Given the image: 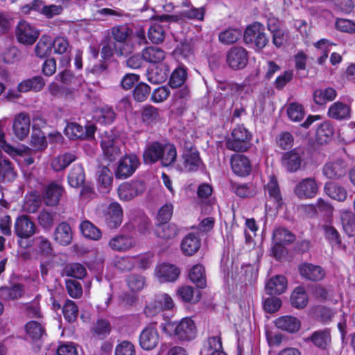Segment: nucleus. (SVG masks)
<instances>
[{
    "mask_svg": "<svg viewBox=\"0 0 355 355\" xmlns=\"http://www.w3.org/2000/svg\"><path fill=\"white\" fill-rule=\"evenodd\" d=\"M101 146L104 155L110 160H115L121 153L122 141L112 131L101 135Z\"/></svg>",
    "mask_w": 355,
    "mask_h": 355,
    "instance_id": "nucleus-1",
    "label": "nucleus"
},
{
    "mask_svg": "<svg viewBox=\"0 0 355 355\" xmlns=\"http://www.w3.org/2000/svg\"><path fill=\"white\" fill-rule=\"evenodd\" d=\"M175 302L168 294L165 293L155 295L154 298L146 306L144 312L148 316H154L164 311H171Z\"/></svg>",
    "mask_w": 355,
    "mask_h": 355,
    "instance_id": "nucleus-2",
    "label": "nucleus"
},
{
    "mask_svg": "<svg viewBox=\"0 0 355 355\" xmlns=\"http://www.w3.org/2000/svg\"><path fill=\"white\" fill-rule=\"evenodd\" d=\"M244 40L247 44H254L259 50L263 49L268 43L263 25L256 22L248 26L244 33Z\"/></svg>",
    "mask_w": 355,
    "mask_h": 355,
    "instance_id": "nucleus-3",
    "label": "nucleus"
},
{
    "mask_svg": "<svg viewBox=\"0 0 355 355\" xmlns=\"http://www.w3.org/2000/svg\"><path fill=\"white\" fill-rule=\"evenodd\" d=\"M250 134L243 126L234 128L232 137L226 142V147L234 151H245L250 146Z\"/></svg>",
    "mask_w": 355,
    "mask_h": 355,
    "instance_id": "nucleus-4",
    "label": "nucleus"
},
{
    "mask_svg": "<svg viewBox=\"0 0 355 355\" xmlns=\"http://www.w3.org/2000/svg\"><path fill=\"white\" fill-rule=\"evenodd\" d=\"M139 158L133 154L126 155L119 162L115 176L117 179H125L130 177L139 166Z\"/></svg>",
    "mask_w": 355,
    "mask_h": 355,
    "instance_id": "nucleus-5",
    "label": "nucleus"
},
{
    "mask_svg": "<svg viewBox=\"0 0 355 355\" xmlns=\"http://www.w3.org/2000/svg\"><path fill=\"white\" fill-rule=\"evenodd\" d=\"M179 169L184 172L198 171L202 165L199 153L196 148L185 150L182 155Z\"/></svg>",
    "mask_w": 355,
    "mask_h": 355,
    "instance_id": "nucleus-6",
    "label": "nucleus"
},
{
    "mask_svg": "<svg viewBox=\"0 0 355 355\" xmlns=\"http://www.w3.org/2000/svg\"><path fill=\"white\" fill-rule=\"evenodd\" d=\"M145 189L146 187L142 181L124 182L118 187V196L121 200L129 201L141 194Z\"/></svg>",
    "mask_w": 355,
    "mask_h": 355,
    "instance_id": "nucleus-7",
    "label": "nucleus"
},
{
    "mask_svg": "<svg viewBox=\"0 0 355 355\" xmlns=\"http://www.w3.org/2000/svg\"><path fill=\"white\" fill-rule=\"evenodd\" d=\"M159 342V335L154 324L146 326L139 336V345L144 350L155 349Z\"/></svg>",
    "mask_w": 355,
    "mask_h": 355,
    "instance_id": "nucleus-8",
    "label": "nucleus"
},
{
    "mask_svg": "<svg viewBox=\"0 0 355 355\" xmlns=\"http://www.w3.org/2000/svg\"><path fill=\"white\" fill-rule=\"evenodd\" d=\"M248 62V51L243 47H232L227 54V63L233 69H241Z\"/></svg>",
    "mask_w": 355,
    "mask_h": 355,
    "instance_id": "nucleus-9",
    "label": "nucleus"
},
{
    "mask_svg": "<svg viewBox=\"0 0 355 355\" xmlns=\"http://www.w3.org/2000/svg\"><path fill=\"white\" fill-rule=\"evenodd\" d=\"M31 121L29 114L26 112H20L13 119L12 130L15 137L23 141L29 134Z\"/></svg>",
    "mask_w": 355,
    "mask_h": 355,
    "instance_id": "nucleus-10",
    "label": "nucleus"
},
{
    "mask_svg": "<svg viewBox=\"0 0 355 355\" xmlns=\"http://www.w3.org/2000/svg\"><path fill=\"white\" fill-rule=\"evenodd\" d=\"M16 36L20 43L33 44L37 39L39 33L29 23L21 21L17 26Z\"/></svg>",
    "mask_w": 355,
    "mask_h": 355,
    "instance_id": "nucleus-11",
    "label": "nucleus"
},
{
    "mask_svg": "<svg viewBox=\"0 0 355 355\" xmlns=\"http://www.w3.org/2000/svg\"><path fill=\"white\" fill-rule=\"evenodd\" d=\"M318 191V185L314 178H307L297 183L294 189L295 194L300 199L313 198Z\"/></svg>",
    "mask_w": 355,
    "mask_h": 355,
    "instance_id": "nucleus-12",
    "label": "nucleus"
},
{
    "mask_svg": "<svg viewBox=\"0 0 355 355\" xmlns=\"http://www.w3.org/2000/svg\"><path fill=\"white\" fill-rule=\"evenodd\" d=\"M197 334L194 321L191 318H184L178 322L177 338L181 340L193 339Z\"/></svg>",
    "mask_w": 355,
    "mask_h": 355,
    "instance_id": "nucleus-13",
    "label": "nucleus"
},
{
    "mask_svg": "<svg viewBox=\"0 0 355 355\" xmlns=\"http://www.w3.org/2000/svg\"><path fill=\"white\" fill-rule=\"evenodd\" d=\"M36 232L35 223L26 216L18 217L15 223V232L17 236L28 239Z\"/></svg>",
    "mask_w": 355,
    "mask_h": 355,
    "instance_id": "nucleus-14",
    "label": "nucleus"
},
{
    "mask_svg": "<svg viewBox=\"0 0 355 355\" xmlns=\"http://www.w3.org/2000/svg\"><path fill=\"white\" fill-rule=\"evenodd\" d=\"M155 274L161 282H174L180 275V270L173 264L162 263L155 268Z\"/></svg>",
    "mask_w": 355,
    "mask_h": 355,
    "instance_id": "nucleus-15",
    "label": "nucleus"
},
{
    "mask_svg": "<svg viewBox=\"0 0 355 355\" xmlns=\"http://www.w3.org/2000/svg\"><path fill=\"white\" fill-rule=\"evenodd\" d=\"M233 172L241 177L248 175L251 172V164L247 157L241 154H235L230 159Z\"/></svg>",
    "mask_w": 355,
    "mask_h": 355,
    "instance_id": "nucleus-16",
    "label": "nucleus"
},
{
    "mask_svg": "<svg viewBox=\"0 0 355 355\" xmlns=\"http://www.w3.org/2000/svg\"><path fill=\"white\" fill-rule=\"evenodd\" d=\"M299 272L303 278L313 282L320 281L325 276V271L321 266L308 263L299 266Z\"/></svg>",
    "mask_w": 355,
    "mask_h": 355,
    "instance_id": "nucleus-17",
    "label": "nucleus"
},
{
    "mask_svg": "<svg viewBox=\"0 0 355 355\" xmlns=\"http://www.w3.org/2000/svg\"><path fill=\"white\" fill-rule=\"evenodd\" d=\"M105 218L110 228L119 227L123 220V210L121 205L116 202L110 203L106 209Z\"/></svg>",
    "mask_w": 355,
    "mask_h": 355,
    "instance_id": "nucleus-18",
    "label": "nucleus"
},
{
    "mask_svg": "<svg viewBox=\"0 0 355 355\" xmlns=\"http://www.w3.org/2000/svg\"><path fill=\"white\" fill-rule=\"evenodd\" d=\"M55 242L61 245H69L73 239V232L71 226L66 222H62L55 227L53 233Z\"/></svg>",
    "mask_w": 355,
    "mask_h": 355,
    "instance_id": "nucleus-19",
    "label": "nucleus"
},
{
    "mask_svg": "<svg viewBox=\"0 0 355 355\" xmlns=\"http://www.w3.org/2000/svg\"><path fill=\"white\" fill-rule=\"evenodd\" d=\"M17 177L14 164L5 157L0 150V182L13 181Z\"/></svg>",
    "mask_w": 355,
    "mask_h": 355,
    "instance_id": "nucleus-20",
    "label": "nucleus"
},
{
    "mask_svg": "<svg viewBox=\"0 0 355 355\" xmlns=\"http://www.w3.org/2000/svg\"><path fill=\"white\" fill-rule=\"evenodd\" d=\"M153 254L151 253H146L133 257H123L122 263H128L125 266L128 270L132 269L135 266L141 269H146L149 268L153 263Z\"/></svg>",
    "mask_w": 355,
    "mask_h": 355,
    "instance_id": "nucleus-21",
    "label": "nucleus"
},
{
    "mask_svg": "<svg viewBox=\"0 0 355 355\" xmlns=\"http://www.w3.org/2000/svg\"><path fill=\"white\" fill-rule=\"evenodd\" d=\"M283 166L289 172L297 171L302 164V156L296 150L285 153L282 158Z\"/></svg>",
    "mask_w": 355,
    "mask_h": 355,
    "instance_id": "nucleus-22",
    "label": "nucleus"
},
{
    "mask_svg": "<svg viewBox=\"0 0 355 355\" xmlns=\"http://www.w3.org/2000/svg\"><path fill=\"white\" fill-rule=\"evenodd\" d=\"M351 107L349 105L336 101L328 109V116L336 120H345L350 117Z\"/></svg>",
    "mask_w": 355,
    "mask_h": 355,
    "instance_id": "nucleus-23",
    "label": "nucleus"
},
{
    "mask_svg": "<svg viewBox=\"0 0 355 355\" xmlns=\"http://www.w3.org/2000/svg\"><path fill=\"white\" fill-rule=\"evenodd\" d=\"M135 245V239L128 235H118L109 242V245L112 250L119 252L128 250Z\"/></svg>",
    "mask_w": 355,
    "mask_h": 355,
    "instance_id": "nucleus-24",
    "label": "nucleus"
},
{
    "mask_svg": "<svg viewBox=\"0 0 355 355\" xmlns=\"http://www.w3.org/2000/svg\"><path fill=\"white\" fill-rule=\"evenodd\" d=\"M0 150L5 152L9 156L15 157L16 156H22L26 153L28 148L24 146L16 148L8 143L6 139V134L4 132L3 128L0 125Z\"/></svg>",
    "mask_w": 355,
    "mask_h": 355,
    "instance_id": "nucleus-25",
    "label": "nucleus"
},
{
    "mask_svg": "<svg viewBox=\"0 0 355 355\" xmlns=\"http://www.w3.org/2000/svg\"><path fill=\"white\" fill-rule=\"evenodd\" d=\"M347 171V166L342 160L327 163L323 169L324 175L329 178H339L343 176Z\"/></svg>",
    "mask_w": 355,
    "mask_h": 355,
    "instance_id": "nucleus-26",
    "label": "nucleus"
},
{
    "mask_svg": "<svg viewBox=\"0 0 355 355\" xmlns=\"http://www.w3.org/2000/svg\"><path fill=\"white\" fill-rule=\"evenodd\" d=\"M63 193V188L58 184L51 183L46 188L44 200L46 205L55 206L58 204Z\"/></svg>",
    "mask_w": 355,
    "mask_h": 355,
    "instance_id": "nucleus-27",
    "label": "nucleus"
},
{
    "mask_svg": "<svg viewBox=\"0 0 355 355\" xmlns=\"http://www.w3.org/2000/svg\"><path fill=\"white\" fill-rule=\"evenodd\" d=\"M287 288V281L282 275H276L270 278L266 285V291L269 295H279Z\"/></svg>",
    "mask_w": 355,
    "mask_h": 355,
    "instance_id": "nucleus-28",
    "label": "nucleus"
},
{
    "mask_svg": "<svg viewBox=\"0 0 355 355\" xmlns=\"http://www.w3.org/2000/svg\"><path fill=\"white\" fill-rule=\"evenodd\" d=\"M275 324L278 329L290 333L297 331L301 327L300 320L291 315H285L276 319Z\"/></svg>",
    "mask_w": 355,
    "mask_h": 355,
    "instance_id": "nucleus-29",
    "label": "nucleus"
},
{
    "mask_svg": "<svg viewBox=\"0 0 355 355\" xmlns=\"http://www.w3.org/2000/svg\"><path fill=\"white\" fill-rule=\"evenodd\" d=\"M200 247V240L194 234L190 233L187 235L181 243L182 252L188 256L194 254Z\"/></svg>",
    "mask_w": 355,
    "mask_h": 355,
    "instance_id": "nucleus-30",
    "label": "nucleus"
},
{
    "mask_svg": "<svg viewBox=\"0 0 355 355\" xmlns=\"http://www.w3.org/2000/svg\"><path fill=\"white\" fill-rule=\"evenodd\" d=\"M189 277L190 280L200 288L207 286V279L205 267L201 264H196L189 270Z\"/></svg>",
    "mask_w": 355,
    "mask_h": 355,
    "instance_id": "nucleus-31",
    "label": "nucleus"
},
{
    "mask_svg": "<svg viewBox=\"0 0 355 355\" xmlns=\"http://www.w3.org/2000/svg\"><path fill=\"white\" fill-rule=\"evenodd\" d=\"M309 340L317 347L326 349L331 341L330 331L325 329L314 331Z\"/></svg>",
    "mask_w": 355,
    "mask_h": 355,
    "instance_id": "nucleus-32",
    "label": "nucleus"
},
{
    "mask_svg": "<svg viewBox=\"0 0 355 355\" xmlns=\"http://www.w3.org/2000/svg\"><path fill=\"white\" fill-rule=\"evenodd\" d=\"M164 144L159 142H153L145 150L144 159L146 164L155 163L160 160Z\"/></svg>",
    "mask_w": 355,
    "mask_h": 355,
    "instance_id": "nucleus-33",
    "label": "nucleus"
},
{
    "mask_svg": "<svg viewBox=\"0 0 355 355\" xmlns=\"http://www.w3.org/2000/svg\"><path fill=\"white\" fill-rule=\"evenodd\" d=\"M336 96L337 92L333 87L318 89L313 93V100L316 104L322 105L334 101Z\"/></svg>",
    "mask_w": 355,
    "mask_h": 355,
    "instance_id": "nucleus-34",
    "label": "nucleus"
},
{
    "mask_svg": "<svg viewBox=\"0 0 355 355\" xmlns=\"http://www.w3.org/2000/svg\"><path fill=\"white\" fill-rule=\"evenodd\" d=\"M177 295L182 301L189 303H196L201 297L200 291L195 292L193 288L188 285L179 287L177 291Z\"/></svg>",
    "mask_w": 355,
    "mask_h": 355,
    "instance_id": "nucleus-35",
    "label": "nucleus"
},
{
    "mask_svg": "<svg viewBox=\"0 0 355 355\" xmlns=\"http://www.w3.org/2000/svg\"><path fill=\"white\" fill-rule=\"evenodd\" d=\"M207 355H225L220 336H212L207 339L203 348Z\"/></svg>",
    "mask_w": 355,
    "mask_h": 355,
    "instance_id": "nucleus-36",
    "label": "nucleus"
},
{
    "mask_svg": "<svg viewBox=\"0 0 355 355\" xmlns=\"http://www.w3.org/2000/svg\"><path fill=\"white\" fill-rule=\"evenodd\" d=\"M272 240L275 245L274 248L280 247L284 244L294 241L295 236L287 229L279 227L274 231Z\"/></svg>",
    "mask_w": 355,
    "mask_h": 355,
    "instance_id": "nucleus-37",
    "label": "nucleus"
},
{
    "mask_svg": "<svg viewBox=\"0 0 355 355\" xmlns=\"http://www.w3.org/2000/svg\"><path fill=\"white\" fill-rule=\"evenodd\" d=\"M24 293L21 284H15L11 287H1L0 288V297L4 301L15 300L21 297Z\"/></svg>",
    "mask_w": 355,
    "mask_h": 355,
    "instance_id": "nucleus-38",
    "label": "nucleus"
},
{
    "mask_svg": "<svg viewBox=\"0 0 355 355\" xmlns=\"http://www.w3.org/2000/svg\"><path fill=\"white\" fill-rule=\"evenodd\" d=\"M142 58L148 62L158 63L164 59L165 53L159 47L150 46L143 51Z\"/></svg>",
    "mask_w": 355,
    "mask_h": 355,
    "instance_id": "nucleus-39",
    "label": "nucleus"
},
{
    "mask_svg": "<svg viewBox=\"0 0 355 355\" xmlns=\"http://www.w3.org/2000/svg\"><path fill=\"white\" fill-rule=\"evenodd\" d=\"M177 159V150L173 144H164L160 158L163 166H169L175 163Z\"/></svg>",
    "mask_w": 355,
    "mask_h": 355,
    "instance_id": "nucleus-40",
    "label": "nucleus"
},
{
    "mask_svg": "<svg viewBox=\"0 0 355 355\" xmlns=\"http://www.w3.org/2000/svg\"><path fill=\"white\" fill-rule=\"evenodd\" d=\"M324 191L331 198L338 201H344L347 196L346 190L334 182L327 183Z\"/></svg>",
    "mask_w": 355,
    "mask_h": 355,
    "instance_id": "nucleus-41",
    "label": "nucleus"
},
{
    "mask_svg": "<svg viewBox=\"0 0 355 355\" xmlns=\"http://www.w3.org/2000/svg\"><path fill=\"white\" fill-rule=\"evenodd\" d=\"M85 172L81 165H74L71 168L69 175L68 182L71 187H78L85 182Z\"/></svg>",
    "mask_w": 355,
    "mask_h": 355,
    "instance_id": "nucleus-42",
    "label": "nucleus"
},
{
    "mask_svg": "<svg viewBox=\"0 0 355 355\" xmlns=\"http://www.w3.org/2000/svg\"><path fill=\"white\" fill-rule=\"evenodd\" d=\"M265 193L277 205L280 204L282 195L277 179L274 176L270 177L268 182L265 186Z\"/></svg>",
    "mask_w": 355,
    "mask_h": 355,
    "instance_id": "nucleus-43",
    "label": "nucleus"
},
{
    "mask_svg": "<svg viewBox=\"0 0 355 355\" xmlns=\"http://www.w3.org/2000/svg\"><path fill=\"white\" fill-rule=\"evenodd\" d=\"M56 79L64 84L72 85L71 88L68 89L69 94H72V90H74L78 87H81L84 81L78 78H74L69 71L64 70L59 73Z\"/></svg>",
    "mask_w": 355,
    "mask_h": 355,
    "instance_id": "nucleus-44",
    "label": "nucleus"
},
{
    "mask_svg": "<svg viewBox=\"0 0 355 355\" xmlns=\"http://www.w3.org/2000/svg\"><path fill=\"white\" fill-rule=\"evenodd\" d=\"M179 230L173 223H164L159 225L155 230V234L158 237L164 239H172L178 234Z\"/></svg>",
    "mask_w": 355,
    "mask_h": 355,
    "instance_id": "nucleus-45",
    "label": "nucleus"
},
{
    "mask_svg": "<svg viewBox=\"0 0 355 355\" xmlns=\"http://www.w3.org/2000/svg\"><path fill=\"white\" fill-rule=\"evenodd\" d=\"M114 40L120 43H124L132 34V30L128 24L115 26L111 29Z\"/></svg>",
    "mask_w": 355,
    "mask_h": 355,
    "instance_id": "nucleus-46",
    "label": "nucleus"
},
{
    "mask_svg": "<svg viewBox=\"0 0 355 355\" xmlns=\"http://www.w3.org/2000/svg\"><path fill=\"white\" fill-rule=\"evenodd\" d=\"M291 304L297 309H302L306 306L308 302V296L303 287H297L291 296Z\"/></svg>",
    "mask_w": 355,
    "mask_h": 355,
    "instance_id": "nucleus-47",
    "label": "nucleus"
},
{
    "mask_svg": "<svg viewBox=\"0 0 355 355\" xmlns=\"http://www.w3.org/2000/svg\"><path fill=\"white\" fill-rule=\"evenodd\" d=\"M333 134V126L329 122L325 121L318 128L316 131V139L320 144H326L330 140Z\"/></svg>",
    "mask_w": 355,
    "mask_h": 355,
    "instance_id": "nucleus-48",
    "label": "nucleus"
},
{
    "mask_svg": "<svg viewBox=\"0 0 355 355\" xmlns=\"http://www.w3.org/2000/svg\"><path fill=\"white\" fill-rule=\"evenodd\" d=\"M141 119L147 125H153L159 120V110L152 105L145 106L141 111Z\"/></svg>",
    "mask_w": 355,
    "mask_h": 355,
    "instance_id": "nucleus-49",
    "label": "nucleus"
},
{
    "mask_svg": "<svg viewBox=\"0 0 355 355\" xmlns=\"http://www.w3.org/2000/svg\"><path fill=\"white\" fill-rule=\"evenodd\" d=\"M324 234L331 243L333 248H340L342 246L341 239L338 232L333 226L324 225L322 227Z\"/></svg>",
    "mask_w": 355,
    "mask_h": 355,
    "instance_id": "nucleus-50",
    "label": "nucleus"
},
{
    "mask_svg": "<svg viewBox=\"0 0 355 355\" xmlns=\"http://www.w3.org/2000/svg\"><path fill=\"white\" fill-rule=\"evenodd\" d=\"M83 235L92 240H98L101 237L100 230L88 220H85L80 225Z\"/></svg>",
    "mask_w": 355,
    "mask_h": 355,
    "instance_id": "nucleus-51",
    "label": "nucleus"
},
{
    "mask_svg": "<svg viewBox=\"0 0 355 355\" xmlns=\"http://www.w3.org/2000/svg\"><path fill=\"white\" fill-rule=\"evenodd\" d=\"M55 217L56 212L44 209L39 213L37 221L42 228L50 230L54 224Z\"/></svg>",
    "mask_w": 355,
    "mask_h": 355,
    "instance_id": "nucleus-52",
    "label": "nucleus"
},
{
    "mask_svg": "<svg viewBox=\"0 0 355 355\" xmlns=\"http://www.w3.org/2000/svg\"><path fill=\"white\" fill-rule=\"evenodd\" d=\"M52 41L47 36H42L37 42L35 51L37 57L44 58L51 54Z\"/></svg>",
    "mask_w": 355,
    "mask_h": 355,
    "instance_id": "nucleus-53",
    "label": "nucleus"
},
{
    "mask_svg": "<svg viewBox=\"0 0 355 355\" xmlns=\"http://www.w3.org/2000/svg\"><path fill=\"white\" fill-rule=\"evenodd\" d=\"M76 159V155L72 153H68L60 155L53 160L52 167L55 171H62L67 167Z\"/></svg>",
    "mask_w": 355,
    "mask_h": 355,
    "instance_id": "nucleus-54",
    "label": "nucleus"
},
{
    "mask_svg": "<svg viewBox=\"0 0 355 355\" xmlns=\"http://www.w3.org/2000/svg\"><path fill=\"white\" fill-rule=\"evenodd\" d=\"M343 227L349 236L355 234V216L349 211H344L341 216Z\"/></svg>",
    "mask_w": 355,
    "mask_h": 355,
    "instance_id": "nucleus-55",
    "label": "nucleus"
},
{
    "mask_svg": "<svg viewBox=\"0 0 355 355\" xmlns=\"http://www.w3.org/2000/svg\"><path fill=\"white\" fill-rule=\"evenodd\" d=\"M331 45L332 43L326 39H321L314 43V46L316 48L318 53L320 54L318 59V62L320 64H323L325 62Z\"/></svg>",
    "mask_w": 355,
    "mask_h": 355,
    "instance_id": "nucleus-56",
    "label": "nucleus"
},
{
    "mask_svg": "<svg viewBox=\"0 0 355 355\" xmlns=\"http://www.w3.org/2000/svg\"><path fill=\"white\" fill-rule=\"evenodd\" d=\"M62 313L68 322H73L76 320L78 315V308L73 301L67 300L63 306Z\"/></svg>",
    "mask_w": 355,
    "mask_h": 355,
    "instance_id": "nucleus-57",
    "label": "nucleus"
},
{
    "mask_svg": "<svg viewBox=\"0 0 355 355\" xmlns=\"http://www.w3.org/2000/svg\"><path fill=\"white\" fill-rule=\"evenodd\" d=\"M187 79V70L182 67H179L173 71L170 78L171 87H179L182 86Z\"/></svg>",
    "mask_w": 355,
    "mask_h": 355,
    "instance_id": "nucleus-58",
    "label": "nucleus"
},
{
    "mask_svg": "<svg viewBox=\"0 0 355 355\" xmlns=\"http://www.w3.org/2000/svg\"><path fill=\"white\" fill-rule=\"evenodd\" d=\"M287 114L290 120L298 122L304 117L305 112L302 105L293 103L287 108Z\"/></svg>",
    "mask_w": 355,
    "mask_h": 355,
    "instance_id": "nucleus-59",
    "label": "nucleus"
},
{
    "mask_svg": "<svg viewBox=\"0 0 355 355\" xmlns=\"http://www.w3.org/2000/svg\"><path fill=\"white\" fill-rule=\"evenodd\" d=\"M26 331L32 339L37 340L44 334V329L40 322L30 321L26 324Z\"/></svg>",
    "mask_w": 355,
    "mask_h": 355,
    "instance_id": "nucleus-60",
    "label": "nucleus"
},
{
    "mask_svg": "<svg viewBox=\"0 0 355 355\" xmlns=\"http://www.w3.org/2000/svg\"><path fill=\"white\" fill-rule=\"evenodd\" d=\"M148 35L153 43L159 44L164 41L165 32L161 25L155 24L149 28Z\"/></svg>",
    "mask_w": 355,
    "mask_h": 355,
    "instance_id": "nucleus-61",
    "label": "nucleus"
},
{
    "mask_svg": "<svg viewBox=\"0 0 355 355\" xmlns=\"http://www.w3.org/2000/svg\"><path fill=\"white\" fill-rule=\"evenodd\" d=\"M115 116L116 114L114 110L108 106H104L96 111V117L102 123L109 124L112 123Z\"/></svg>",
    "mask_w": 355,
    "mask_h": 355,
    "instance_id": "nucleus-62",
    "label": "nucleus"
},
{
    "mask_svg": "<svg viewBox=\"0 0 355 355\" xmlns=\"http://www.w3.org/2000/svg\"><path fill=\"white\" fill-rule=\"evenodd\" d=\"M65 271L68 276L77 279H83L87 274L86 268L78 263H73L67 265Z\"/></svg>",
    "mask_w": 355,
    "mask_h": 355,
    "instance_id": "nucleus-63",
    "label": "nucleus"
},
{
    "mask_svg": "<svg viewBox=\"0 0 355 355\" xmlns=\"http://www.w3.org/2000/svg\"><path fill=\"white\" fill-rule=\"evenodd\" d=\"M64 133L71 139H83L85 137V129L78 123H71L66 126Z\"/></svg>",
    "mask_w": 355,
    "mask_h": 355,
    "instance_id": "nucleus-64",
    "label": "nucleus"
}]
</instances>
